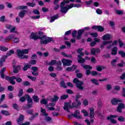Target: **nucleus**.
Listing matches in <instances>:
<instances>
[{
  "label": "nucleus",
  "instance_id": "obj_1",
  "mask_svg": "<svg viewBox=\"0 0 125 125\" xmlns=\"http://www.w3.org/2000/svg\"><path fill=\"white\" fill-rule=\"evenodd\" d=\"M38 35L39 36V38L41 41H40L41 43L43 44H46L48 42H50L52 41V38L47 37L45 35H43V32L42 31H39L38 32Z\"/></svg>",
  "mask_w": 125,
  "mask_h": 125
},
{
  "label": "nucleus",
  "instance_id": "obj_2",
  "mask_svg": "<svg viewBox=\"0 0 125 125\" xmlns=\"http://www.w3.org/2000/svg\"><path fill=\"white\" fill-rule=\"evenodd\" d=\"M70 0H64L61 3V12L62 13L66 14L68 12V10L70 9V5H65V3H69Z\"/></svg>",
  "mask_w": 125,
  "mask_h": 125
},
{
  "label": "nucleus",
  "instance_id": "obj_3",
  "mask_svg": "<svg viewBox=\"0 0 125 125\" xmlns=\"http://www.w3.org/2000/svg\"><path fill=\"white\" fill-rule=\"evenodd\" d=\"M74 83H76L77 87L80 89L81 90H83V82L80 81L79 79L76 78L73 80Z\"/></svg>",
  "mask_w": 125,
  "mask_h": 125
},
{
  "label": "nucleus",
  "instance_id": "obj_4",
  "mask_svg": "<svg viewBox=\"0 0 125 125\" xmlns=\"http://www.w3.org/2000/svg\"><path fill=\"white\" fill-rule=\"evenodd\" d=\"M26 100H27V107L28 108H32L33 107V99L31 98L30 95L28 94L26 95Z\"/></svg>",
  "mask_w": 125,
  "mask_h": 125
},
{
  "label": "nucleus",
  "instance_id": "obj_5",
  "mask_svg": "<svg viewBox=\"0 0 125 125\" xmlns=\"http://www.w3.org/2000/svg\"><path fill=\"white\" fill-rule=\"evenodd\" d=\"M80 114H81L80 110H76L73 114H71V116L73 118H75V119H78V120H82L83 117H82Z\"/></svg>",
  "mask_w": 125,
  "mask_h": 125
},
{
  "label": "nucleus",
  "instance_id": "obj_6",
  "mask_svg": "<svg viewBox=\"0 0 125 125\" xmlns=\"http://www.w3.org/2000/svg\"><path fill=\"white\" fill-rule=\"evenodd\" d=\"M79 54H80V55L78 56V59H77V60L79 63H84V62H85V59H84V58H83V57H82L84 55V53H83V52H82Z\"/></svg>",
  "mask_w": 125,
  "mask_h": 125
},
{
  "label": "nucleus",
  "instance_id": "obj_7",
  "mask_svg": "<svg viewBox=\"0 0 125 125\" xmlns=\"http://www.w3.org/2000/svg\"><path fill=\"white\" fill-rule=\"evenodd\" d=\"M91 29H93V30H97L99 32H104L105 29H104V27H103L101 25H94L93 26L91 27Z\"/></svg>",
  "mask_w": 125,
  "mask_h": 125
},
{
  "label": "nucleus",
  "instance_id": "obj_8",
  "mask_svg": "<svg viewBox=\"0 0 125 125\" xmlns=\"http://www.w3.org/2000/svg\"><path fill=\"white\" fill-rule=\"evenodd\" d=\"M82 67L84 68V69H86V75H89L90 74V70L92 69V67L90 65H82Z\"/></svg>",
  "mask_w": 125,
  "mask_h": 125
},
{
  "label": "nucleus",
  "instance_id": "obj_9",
  "mask_svg": "<svg viewBox=\"0 0 125 125\" xmlns=\"http://www.w3.org/2000/svg\"><path fill=\"white\" fill-rule=\"evenodd\" d=\"M82 105V103L79 100L75 99V102L73 103L71 106L72 108H78L79 106Z\"/></svg>",
  "mask_w": 125,
  "mask_h": 125
},
{
  "label": "nucleus",
  "instance_id": "obj_10",
  "mask_svg": "<svg viewBox=\"0 0 125 125\" xmlns=\"http://www.w3.org/2000/svg\"><path fill=\"white\" fill-rule=\"evenodd\" d=\"M16 77L15 76H12L11 77L9 76H6L5 80H6V81H9L11 84H15V81H14V80H16Z\"/></svg>",
  "mask_w": 125,
  "mask_h": 125
},
{
  "label": "nucleus",
  "instance_id": "obj_11",
  "mask_svg": "<svg viewBox=\"0 0 125 125\" xmlns=\"http://www.w3.org/2000/svg\"><path fill=\"white\" fill-rule=\"evenodd\" d=\"M125 108V104L120 103L118 104V106L117 107V112H118V113H122V112H123L122 110Z\"/></svg>",
  "mask_w": 125,
  "mask_h": 125
},
{
  "label": "nucleus",
  "instance_id": "obj_12",
  "mask_svg": "<svg viewBox=\"0 0 125 125\" xmlns=\"http://www.w3.org/2000/svg\"><path fill=\"white\" fill-rule=\"evenodd\" d=\"M123 101L120 99L114 98L111 100V104L112 105H118V103H122Z\"/></svg>",
  "mask_w": 125,
  "mask_h": 125
},
{
  "label": "nucleus",
  "instance_id": "obj_13",
  "mask_svg": "<svg viewBox=\"0 0 125 125\" xmlns=\"http://www.w3.org/2000/svg\"><path fill=\"white\" fill-rule=\"evenodd\" d=\"M62 61L64 66H70L72 63V61L65 59H63Z\"/></svg>",
  "mask_w": 125,
  "mask_h": 125
},
{
  "label": "nucleus",
  "instance_id": "obj_14",
  "mask_svg": "<svg viewBox=\"0 0 125 125\" xmlns=\"http://www.w3.org/2000/svg\"><path fill=\"white\" fill-rule=\"evenodd\" d=\"M24 119H25V117L23 114H20L19 118L18 119L17 123L18 125H21L22 123H23V121H24Z\"/></svg>",
  "mask_w": 125,
  "mask_h": 125
},
{
  "label": "nucleus",
  "instance_id": "obj_15",
  "mask_svg": "<svg viewBox=\"0 0 125 125\" xmlns=\"http://www.w3.org/2000/svg\"><path fill=\"white\" fill-rule=\"evenodd\" d=\"M72 105H70V104L68 103H64V106L63 107L64 110L67 111V112H69V109H72Z\"/></svg>",
  "mask_w": 125,
  "mask_h": 125
},
{
  "label": "nucleus",
  "instance_id": "obj_16",
  "mask_svg": "<svg viewBox=\"0 0 125 125\" xmlns=\"http://www.w3.org/2000/svg\"><path fill=\"white\" fill-rule=\"evenodd\" d=\"M40 36H38V33H32L30 35V39H32L33 40H34V41H37L38 39H39Z\"/></svg>",
  "mask_w": 125,
  "mask_h": 125
},
{
  "label": "nucleus",
  "instance_id": "obj_17",
  "mask_svg": "<svg viewBox=\"0 0 125 125\" xmlns=\"http://www.w3.org/2000/svg\"><path fill=\"white\" fill-rule=\"evenodd\" d=\"M100 52V49H95L94 48H93L91 50V53L92 55H96L98 53H99Z\"/></svg>",
  "mask_w": 125,
  "mask_h": 125
},
{
  "label": "nucleus",
  "instance_id": "obj_18",
  "mask_svg": "<svg viewBox=\"0 0 125 125\" xmlns=\"http://www.w3.org/2000/svg\"><path fill=\"white\" fill-rule=\"evenodd\" d=\"M116 25V23L114 21H110V29H111V32H115V30H116V27H115Z\"/></svg>",
  "mask_w": 125,
  "mask_h": 125
},
{
  "label": "nucleus",
  "instance_id": "obj_19",
  "mask_svg": "<svg viewBox=\"0 0 125 125\" xmlns=\"http://www.w3.org/2000/svg\"><path fill=\"white\" fill-rule=\"evenodd\" d=\"M13 68L14 69V73L17 74L19 72V70L21 69V65L16 66L15 65H13Z\"/></svg>",
  "mask_w": 125,
  "mask_h": 125
},
{
  "label": "nucleus",
  "instance_id": "obj_20",
  "mask_svg": "<svg viewBox=\"0 0 125 125\" xmlns=\"http://www.w3.org/2000/svg\"><path fill=\"white\" fill-rule=\"evenodd\" d=\"M15 37V35L12 34L8 37H7L5 39L4 41L6 42H8L9 41H12L13 39Z\"/></svg>",
  "mask_w": 125,
  "mask_h": 125
},
{
  "label": "nucleus",
  "instance_id": "obj_21",
  "mask_svg": "<svg viewBox=\"0 0 125 125\" xmlns=\"http://www.w3.org/2000/svg\"><path fill=\"white\" fill-rule=\"evenodd\" d=\"M111 50L112 55H117V53H118V47L114 46L111 48Z\"/></svg>",
  "mask_w": 125,
  "mask_h": 125
},
{
  "label": "nucleus",
  "instance_id": "obj_22",
  "mask_svg": "<svg viewBox=\"0 0 125 125\" xmlns=\"http://www.w3.org/2000/svg\"><path fill=\"white\" fill-rule=\"evenodd\" d=\"M84 32V30L83 29H80L78 31V35L77 36L78 40H80V39L82 38V35H83V33Z\"/></svg>",
  "mask_w": 125,
  "mask_h": 125
},
{
  "label": "nucleus",
  "instance_id": "obj_23",
  "mask_svg": "<svg viewBox=\"0 0 125 125\" xmlns=\"http://www.w3.org/2000/svg\"><path fill=\"white\" fill-rule=\"evenodd\" d=\"M7 58L6 55L2 56L0 60V66L2 67L3 62H5V59Z\"/></svg>",
  "mask_w": 125,
  "mask_h": 125
},
{
  "label": "nucleus",
  "instance_id": "obj_24",
  "mask_svg": "<svg viewBox=\"0 0 125 125\" xmlns=\"http://www.w3.org/2000/svg\"><path fill=\"white\" fill-rule=\"evenodd\" d=\"M89 117L91 118H94V109L92 107L90 108V114Z\"/></svg>",
  "mask_w": 125,
  "mask_h": 125
},
{
  "label": "nucleus",
  "instance_id": "obj_25",
  "mask_svg": "<svg viewBox=\"0 0 125 125\" xmlns=\"http://www.w3.org/2000/svg\"><path fill=\"white\" fill-rule=\"evenodd\" d=\"M32 99L36 103H39L40 101V98L37 95H34L32 96Z\"/></svg>",
  "mask_w": 125,
  "mask_h": 125
},
{
  "label": "nucleus",
  "instance_id": "obj_26",
  "mask_svg": "<svg viewBox=\"0 0 125 125\" xmlns=\"http://www.w3.org/2000/svg\"><path fill=\"white\" fill-rule=\"evenodd\" d=\"M103 41H108L110 40V34H106L103 36Z\"/></svg>",
  "mask_w": 125,
  "mask_h": 125
},
{
  "label": "nucleus",
  "instance_id": "obj_27",
  "mask_svg": "<svg viewBox=\"0 0 125 125\" xmlns=\"http://www.w3.org/2000/svg\"><path fill=\"white\" fill-rule=\"evenodd\" d=\"M58 99H59V97H58V96L57 95H54V98L50 99V101H51V102H54L55 103L57 102Z\"/></svg>",
  "mask_w": 125,
  "mask_h": 125
},
{
  "label": "nucleus",
  "instance_id": "obj_28",
  "mask_svg": "<svg viewBox=\"0 0 125 125\" xmlns=\"http://www.w3.org/2000/svg\"><path fill=\"white\" fill-rule=\"evenodd\" d=\"M81 5L80 4H70L69 6V9L73 8V7H80Z\"/></svg>",
  "mask_w": 125,
  "mask_h": 125
},
{
  "label": "nucleus",
  "instance_id": "obj_29",
  "mask_svg": "<svg viewBox=\"0 0 125 125\" xmlns=\"http://www.w3.org/2000/svg\"><path fill=\"white\" fill-rule=\"evenodd\" d=\"M17 52L18 56H19L20 58H21V57H22L23 56V55L24 54L23 53V51L21 50H17Z\"/></svg>",
  "mask_w": 125,
  "mask_h": 125
},
{
  "label": "nucleus",
  "instance_id": "obj_30",
  "mask_svg": "<svg viewBox=\"0 0 125 125\" xmlns=\"http://www.w3.org/2000/svg\"><path fill=\"white\" fill-rule=\"evenodd\" d=\"M118 42L117 41V40L114 41V42L113 41H110V47H112V46H114V45H116L118 44Z\"/></svg>",
  "mask_w": 125,
  "mask_h": 125
},
{
  "label": "nucleus",
  "instance_id": "obj_31",
  "mask_svg": "<svg viewBox=\"0 0 125 125\" xmlns=\"http://www.w3.org/2000/svg\"><path fill=\"white\" fill-rule=\"evenodd\" d=\"M25 12H26V11H22L20 12L19 14V17H20L21 18H23V17H24L25 16Z\"/></svg>",
  "mask_w": 125,
  "mask_h": 125
},
{
  "label": "nucleus",
  "instance_id": "obj_32",
  "mask_svg": "<svg viewBox=\"0 0 125 125\" xmlns=\"http://www.w3.org/2000/svg\"><path fill=\"white\" fill-rule=\"evenodd\" d=\"M14 53H15V52H14V50H10L9 52L7 53L6 55L5 56H7V58L8 56H11V54H14Z\"/></svg>",
  "mask_w": 125,
  "mask_h": 125
},
{
  "label": "nucleus",
  "instance_id": "obj_33",
  "mask_svg": "<svg viewBox=\"0 0 125 125\" xmlns=\"http://www.w3.org/2000/svg\"><path fill=\"white\" fill-rule=\"evenodd\" d=\"M1 113L4 116H9L10 115L9 112L7 110H2L1 111Z\"/></svg>",
  "mask_w": 125,
  "mask_h": 125
},
{
  "label": "nucleus",
  "instance_id": "obj_34",
  "mask_svg": "<svg viewBox=\"0 0 125 125\" xmlns=\"http://www.w3.org/2000/svg\"><path fill=\"white\" fill-rule=\"evenodd\" d=\"M118 54H119V55H121V57H123V58H125V52L123 51H119Z\"/></svg>",
  "mask_w": 125,
  "mask_h": 125
},
{
  "label": "nucleus",
  "instance_id": "obj_35",
  "mask_svg": "<svg viewBox=\"0 0 125 125\" xmlns=\"http://www.w3.org/2000/svg\"><path fill=\"white\" fill-rule=\"evenodd\" d=\"M41 112L42 113L43 116H47L48 115L47 113H46V111H45V109L44 108H42V107L41 108Z\"/></svg>",
  "mask_w": 125,
  "mask_h": 125
},
{
  "label": "nucleus",
  "instance_id": "obj_36",
  "mask_svg": "<svg viewBox=\"0 0 125 125\" xmlns=\"http://www.w3.org/2000/svg\"><path fill=\"white\" fill-rule=\"evenodd\" d=\"M115 11H116V14H118V15H124V11H123L115 9Z\"/></svg>",
  "mask_w": 125,
  "mask_h": 125
},
{
  "label": "nucleus",
  "instance_id": "obj_37",
  "mask_svg": "<svg viewBox=\"0 0 125 125\" xmlns=\"http://www.w3.org/2000/svg\"><path fill=\"white\" fill-rule=\"evenodd\" d=\"M0 50H1V51H7L8 48L4 46H0Z\"/></svg>",
  "mask_w": 125,
  "mask_h": 125
},
{
  "label": "nucleus",
  "instance_id": "obj_38",
  "mask_svg": "<svg viewBox=\"0 0 125 125\" xmlns=\"http://www.w3.org/2000/svg\"><path fill=\"white\" fill-rule=\"evenodd\" d=\"M125 61L124 60L121 61V63L117 64L118 67H120V68H123L124 67L125 65Z\"/></svg>",
  "mask_w": 125,
  "mask_h": 125
},
{
  "label": "nucleus",
  "instance_id": "obj_39",
  "mask_svg": "<svg viewBox=\"0 0 125 125\" xmlns=\"http://www.w3.org/2000/svg\"><path fill=\"white\" fill-rule=\"evenodd\" d=\"M91 82L94 84H96V85H99V83H98V81L96 79H91Z\"/></svg>",
  "mask_w": 125,
  "mask_h": 125
},
{
  "label": "nucleus",
  "instance_id": "obj_40",
  "mask_svg": "<svg viewBox=\"0 0 125 125\" xmlns=\"http://www.w3.org/2000/svg\"><path fill=\"white\" fill-rule=\"evenodd\" d=\"M56 19H58V15H55V16H54L53 17H52L51 18V20L50 21V22H51V23H52V22L55 21V20Z\"/></svg>",
  "mask_w": 125,
  "mask_h": 125
},
{
  "label": "nucleus",
  "instance_id": "obj_41",
  "mask_svg": "<svg viewBox=\"0 0 125 125\" xmlns=\"http://www.w3.org/2000/svg\"><path fill=\"white\" fill-rule=\"evenodd\" d=\"M16 27L15 26H12L11 28L10 29V33H13L14 32L15 34H17V31H15Z\"/></svg>",
  "mask_w": 125,
  "mask_h": 125
},
{
  "label": "nucleus",
  "instance_id": "obj_42",
  "mask_svg": "<svg viewBox=\"0 0 125 125\" xmlns=\"http://www.w3.org/2000/svg\"><path fill=\"white\" fill-rule=\"evenodd\" d=\"M108 43H110V41L107 42V41H104L103 42V45L101 46V48L103 49L104 48V45H106L108 44Z\"/></svg>",
  "mask_w": 125,
  "mask_h": 125
},
{
  "label": "nucleus",
  "instance_id": "obj_43",
  "mask_svg": "<svg viewBox=\"0 0 125 125\" xmlns=\"http://www.w3.org/2000/svg\"><path fill=\"white\" fill-rule=\"evenodd\" d=\"M45 119L48 123H50V122H51V121L52 120L51 117L47 116H45Z\"/></svg>",
  "mask_w": 125,
  "mask_h": 125
},
{
  "label": "nucleus",
  "instance_id": "obj_44",
  "mask_svg": "<svg viewBox=\"0 0 125 125\" xmlns=\"http://www.w3.org/2000/svg\"><path fill=\"white\" fill-rule=\"evenodd\" d=\"M23 89H21L19 91V94H18V96L19 97H21V96H23Z\"/></svg>",
  "mask_w": 125,
  "mask_h": 125
},
{
  "label": "nucleus",
  "instance_id": "obj_45",
  "mask_svg": "<svg viewBox=\"0 0 125 125\" xmlns=\"http://www.w3.org/2000/svg\"><path fill=\"white\" fill-rule=\"evenodd\" d=\"M40 103L41 104H44V105H46V104H47V100L45 99H42V100H41Z\"/></svg>",
  "mask_w": 125,
  "mask_h": 125
},
{
  "label": "nucleus",
  "instance_id": "obj_46",
  "mask_svg": "<svg viewBox=\"0 0 125 125\" xmlns=\"http://www.w3.org/2000/svg\"><path fill=\"white\" fill-rule=\"evenodd\" d=\"M68 95L64 94V95H62V96H61V99L62 100H64L65 99H68Z\"/></svg>",
  "mask_w": 125,
  "mask_h": 125
},
{
  "label": "nucleus",
  "instance_id": "obj_47",
  "mask_svg": "<svg viewBox=\"0 0 125 125\" xmlns=\"http://www.w3.org/2000/svg\"><path fill=\"white\" fill-rule=\"evenodd\" d=\"M27 5H28V6H31V7H34V6H36V3L34 2H27Z\"/></svg>",
  "mask_w": 125,
  "mask_h": 125
},
{
  "label": "nucleus",
  "instance_id": "obj_48",
  "mask_svg": "<svg viewBox=\"0 0 125 125\" xmlns=\"http://www.w3.org/2000/svg\"><path fill=\"white\" fill-rule=\"evenodd\" d=\"M22 84L25 86H27L31 85V83L28 81H24L22 83Z\"/></svg>",
  "mask_w": 125,
  "mask_h": 125
},
{
  "label": "nucleus",
  "instance_id": "obj_49",
  "mask_svg": "<svg viewBox=\"0 0 125 125\" xmlns=\"http://www.w3.org/2000/svg\"><path fill=\"white\" fill-rule=\"evenodd\" d=\"M92 94L93 95H95V96L98 95V90L96 89V90H93L92 92Z\"/></svg>",
  "mask_w": 125,
  "mask_h": 125
},
{
  "label": "nucleus",
  "instance_id": "obj_50",
  "mask_svg": "<svg viewBox=\"0 0 125 125\" xmlns=\"http://www.w3.org/2000/svg\"><path fill=\"white\" fill-rule=\"evenodd\" d=\"M61 86L62 87H63L64 88H66L67 87V86H66V83L64 81H62L61 82Z\"/></svg>",
  "mask_w": 125,
  "mask_h": 125
},
{
  "label": "nucleus",
  "instance_id": "obj_51",
  "mask_svg": "<svg viewBox=\"0 0 125 125\" xmlns=\"http://www.w3.org/2000/svg\"><path fill=\"white\" fill-rule=\"evenodd\" d=\"M118 42L119 43V47H123V46H124V43L123 42L122 40H121V39H119Z\"/></svg>",
  "mask_w": 125,
  "mask_h": 125
},
{
  "label": "nucleus",
  "instance_id": "obj_52",
  "mask_svg": "<svg viewBox=\"0 0 125 125\" xmlns=\"http://www.w3.org/2000/svg\"><path fill=\"white\" fill-rule=\"evenodd\" d=\"M117 61H118L117 59H114L113 60V61L111 62V65L113 67H115V66H116V63H117Z\"/></svg>",
  "mask_w": 125,
  "mask_h": 125
},
{
  "label": "nucleus",
  "instance_id": "obj_53",
  "mask_svg": "<svg viewBox=\"0 0 125 125\" xmlns=\"http://www.w3.org/2000/svg\"><path fill=\"white\" fill-rule=\"evenodd\" d=\"M81 112L84 114V117H87V116H88V112H87V111L85 109L82 110Z\"/></svg>",
  "mask_w": 125,
  "mask_h": 125
},
{
  "label": "nucleus",
  "instance_id": "obj_54",
  "mask_svg": "<svg viewBox=\"0 0 125 125\" xmlns=\"http://www.w3.org/2000/svg\"><path fill=\"white\" fill-rule=\"evenodd\" d=\"M8 90L9 91H13V90H14V86L12 85L8 86Z\"/></svg>",
  "mask_w": 125,
  "mask_h": 125
},
{
  "label": "nucleus",
  "instance_id": "obj_55",
  "mask_svg": "<svg viewBox=\"0 0 125 125\" xmlns=\"http://www.w3.org/2000/svg\"><path fill=\"white\" fill-rule=\"evenodd\" d=\"M97 71H99V72H101L103 69H104V67L101 66H98L96 68Z\"/></svg>",
  "mask_w": 125,
  "mask_h": 125
},
{
  "label": "nucleus",
  "instance_id": "obj_56",
  "mask_svg": "<svg viewBox=\"0 0 125 125\" xmlns=\"http://www.w3.org/2000/svg\"><path fill=\"white\" fill-rule=\"evenodd\" d=\"M30 67H31V66H30V65L26 64V65H24V66L23 67V70L24 71H27L28 70V69H29L30 68Z\"/></svg>",
  "mask_w": 125,
  "mask_h": 125
},
{
  "label": "nucleus",
  "instance_id": "obj_57",
  "mask_svg": "<svg viewBox=\"0 0 125 125\" xmlns=\"http://www.w3.org/2000/svg\"><path fill=\"white\" fill-rule=\"evenodd\" d=\"M56 60H52L48 64V65H53L55 64H56Z\"/></svg>",
  "mask_w": 125,
  "mask_h": 125
},
{
  "label": "nucleus",
  "instance_id": "obj_58",
  "mask_svg": "<svg viewBox=\"0 0 125 125\" xmlns=\"http://www.w3.org/2000/svg\"><path fill=\"white\" fill-rule=\"evenodd\" d=\"M118 120L119 122H125V117L123 116H120L118 117Z\"/></svg>",
  "mask_w": 125,
  "mask_h": 125
},
{
  "label": "nucleus",
  "instance_id": "obj_59",
  "mask_svg": "<svg viewBox=\"0 0 125 125\" xmlns=\"http://www.w3.org/2000/svg\"><path fill=\"white\" fill-rule=\"evenodd\" d=\"M26 99H27V98L25 97H21L20 99V101L21 102H25V101H26Z\"/></svg>",
  "mask_w": 125,
  "mask_h": 125
},
{
  "label": "nucleus",
  "instance_id": "obj_60",
  "mask_svg": "<svg viewBox=\"0 0 125 125\" xmlns=\"http://www.w3.org/2000/svg\"><path fill=\"white\" fill-rule=\"evenodd\" d=\"M16 82L19 83H22V82L23 81L22 80V79H21L20 78H17V77H16Z\"/></svg>",
  "mask_w": 125,
  "mask_h": 125
},
{
  "label": "nucleus",
  "instance_id": "obj_61",
  "mask_svg": "<svg viewBox=\"0 0 125 125\" xmlns=\"http://www.w3.org/2000/svg\"><path fill=\"white\" fill-rule=\"evenodd\" d=\"M96 12L97 13V14H102V10L98 8L96 9Z\"/></svg>",
  "mask_w": 125,
  "mask_h": 125
},
{
  "label": "nucleus",
  "instance_id": "obj_62",
  "mask_svg": "<svg viewBox=\"0 0 125 125\" xmlns=\"http://www.w3.org/2000/svg\"><path fill=\"white\" fill-rule=\"evenodd\" d=\"M27 77L28 79H30V80H31V81H35L36 80H37V78L36 77H32L30 76H27Z\"/></svg>",
  "mask_w": 125,
  "mask_h": 125
},
{
  "label": "nucleus",
  "instance_id": "obj_63",
  "mask_svg": "<svg viewBox=\"0 0 125 125\" xmlns=\"http://www.w3.org/2000/svg\"><path fill=\"white\" fill-rule=\"evenodd\" d=\"M120 80H125V73H124L120 76Z\"/></svg>",
  "mask_w": 125,
  "mask_h": 125
},
{
  "label": "nucleus",
  "instance_id": "obj_64",
  "mask_svg": "<svg viewBox=\"0 0 125 125\" xmlns=\"http://www.w3.org/2000/svg\"><path fill=\"white\" fill-rule=\"evenodd\" d=\"M18 7L19 9H26L28 7L27 6H20Z\"/></svg>",
  "mask_w": 125,
  "mask_h": 125
}]
</instances>
